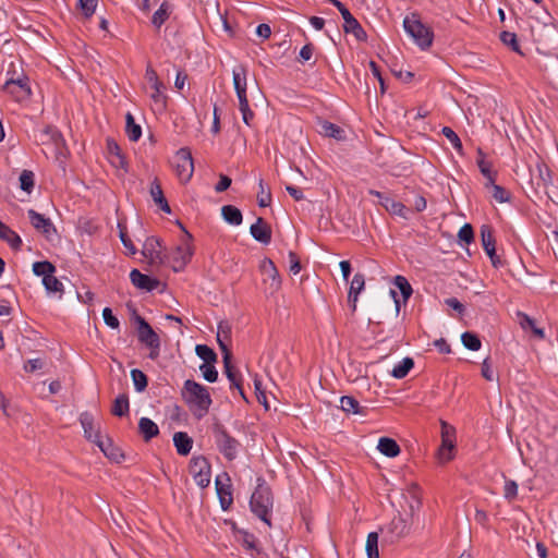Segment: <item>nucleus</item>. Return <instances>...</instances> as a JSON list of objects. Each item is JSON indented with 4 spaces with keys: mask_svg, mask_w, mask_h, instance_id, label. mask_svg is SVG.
Listing matches in <instances>:
<instances>
[{
    "mask_svg": "<svg viewBox=\"0 0 558 558\" xmlns=\"http://www.w3.org/2000/svg\"><path fill=\"white\" fill-rule=\"evenodd\" d=\"M182 397L191 409H195L194 413L198 417L204 416L213 403L207 388L192 379L184 381Z\"/></svg>",
    "mask_w": 558,
    "mask_h": 558,
    "instance_id": "nucleus-1",
    "label": "nucleus"
},
{
    "mask_svg": "<svg viewBox=\"0 0 558 558\" xmlns=\"http://www.w3.org/2000/svg\"><path fill=\"white\" fill-rule=\"evenodd\" d=\"M250 507L255 515L268 526H271L270 512L272 510V494L267 485L264 483L257 485L251 496Z\"/></svg>",
    "mask_w": 558,
    "mask_h": 558,
    "instance_id": "nucleus-2",
    "label": "nucleus"
},
{
    "mask_svg": "<svg viewBox=\"0 0 558 558\" xmlns=\"http://www.w3.org/2000/svg\"><path fill=\"white\" fill-rule=\"evenodd\" d=\"M403 27L407 34L410 35L422 49H427L432 46L434 33L428 26L422 23L417 14L405 16Z\"/></svg>",
    "mask_w": 558,
    "mask_h": 558,
    "instance_id": "nucleus-3",
    "label": "nucleus"
},
{
    "mask_svg": "<svg viewBox=\"0 0 558 558\" xmlns=\"http://www.w3.org/2000/svg\"><path fill=\"white\" fill-rule=\"evenodd\" d=\"M178 225L183 230L184 235L182 236L180 244L175 247L171 257V267L175 272L183 270L194 255L192 234L184 228L181 222H178Z\"/></svg>",
    "mask_w": 558,
    "mask_h": 558,
    "instance_id": "nucleus-4",
    "label": "nucleus"
},
{
    "mask_svg": "<svg viewBox=\"0 0 558 558\" xmlns=\"http://www.w3.org/2000/svg\"><path fill=\"white\" fill-rule=\"evenodd\" d=\"M213 433L219 452L228 461L234 460L241 448L240 441L232 437L221 424H216Z\"/></svg>",
    "mask_w": 558,
    "mask_h": 558,
    "instance_id": "nucleus-5",
    "label": "nucleus"
},
{
    "mask_svg": "<svg viewBox=\"0 0 558 558\" xmlns=\"http://www.w3.org/2000/svg\"><path fill=\"white\" fill-rule=\"evenodd\" d=\"M137 338L140 342L149 349L148 357L153 361L157 360L160 354V338L151 328V326L141 316H136Z\"/></svg>",
    "mask_w": 558,
    "mask_h": 558,
    "instance_id": "nucleus-6",
    "label": "nucleus"
},
{
    "mask_svg": "<svg viewBox=\"0 0 558 558\" xmlns=\"http://www.w3.org/2000/svg\"><path fill=\"white\" fill-rule=\"evenodd\" d=\"M179 180L181 182H189L194 172V162L192 154L189 148H180L171 162Z\"/></svg>",
    "mask_w": 558,
    "mask_h": 558,
    "instance_id": "nucleus-7",
    "label": "nucleus"
},
{
    "mask_svg": "<svg viewBox=\"0 0 558 558\" xmlns=\"http://www.w3.org/2000/svg\"><path fill=\"white\" fill-rule=\"evenodd\" d=\"M456 448V428L441 421V446L438 449V458L441 462H448L453 458Z\"/></svg>",
    "mask_w": 558,
    "mask_h": 558,
    "instance_id": "nucleus-8",
    "label": "nucleus"
},
{
    "mask_svg": "<svg viewBox=\"0 0 558 558\" xmlns=\"http://www.w3.org/2000/svg\"><path fill=\"white\" fill-rule=\"evenodd\" d=\"M190 473L192 474L195 483L205 488L210 484V464L205 457H194L190 461L189 465Z\"/></svg>",
    "mask_w": 558,
    "mask_h": 558,
    "instance_id": "nucleus-9",
    "label": "nucleus"
},
{
    "mask_svg": "<svg viewBox=\"0 0 558 558\" xmlns=\"http://www.w3.org/2000/svg\"><path fill=\"white\" fill-rule=\"evenodd\" d=\"M143 255L147 258L149 265L160 266L166 263V255L161 242L156 236H148L143 245Z\"/></svg>",
    "mask_w": 558,
    "mask_h": 558,
    "instance_id": "nucleus-10",
    "label": "nucleus"
},
{
    "mask_svg": "<svg viewBox=\"0 0 558 558\" xmlns=\"http://www.w3.org/2000/svg\"><path fill=\"white\" fill-rule=\"evenodd\" d=\"M260 271L264 284L268 286L266 292L270 294L277 292L281 287V280L274 262L269 258H264L260 263Z\"/></svg>",
    "mask_w": 558,
    "mask_h": 558,
    "instance_id": "nucleus-11",
    "label": "nucleus"
},
{
    "mask_svg": "<svg viewBox=\"0 0 558 558\" xmlns=\"http://www.w3.org/2000/svg\"><path fill=\"white\" fill-rule=\"evenodd\" d=\"M80 422L84 429L85 437L95 442L101 451L107 454L106 444L100 436L99 428L95 425L93 415L88 412H83L80 415Z\"/></svg>",
    "mask_w": 558,
    "mask_h": 558,
    "instance_id": "nucleus-12",
    "label": "nucleus"
},
{
    "mask_svg": "<svg viewBox=\"0 0 558 558\" xmlns=\"http://www.w3.org/2000/svg\"><path fill=\"white\" fill-rule=\"evenodd\" d=\"M3 89L12 95L17 101L28 98L32 94L31 87L28 85V78L24 75L16 80L7 81Z\"/></svg>",
    "mask_w": 558,
    "mask_h": 558,
    "instance_id": "nucleus-13",
    "label": "nucleus"
},
{
    "mask_svg": "<svg viewBox=\"0 0 558 558\" xmlns=\"http://www.w3.org/2000/svg\"><path fill=\"white\" fill-rule=\"evenodd\" d=\"M389 542L393 543L407 536L410 532V525L400 514L396 515L386 526Z\"/></svg>",
    "mask_w": 558,
    "mask_h": 558,
    "instance_id": "nucleus-14",
    "label": "nucleus"
},
{
    "mask_svg": "<svg viewBox=\"0 0 558 558\" xmlns=\"http://www.w3.org/2000/svg\"><path fill=\"white\" fill-rule=\"evenodd\" d=\"M220 349H221V351L223 353L225 373H226L228 379L230 380L231 386L232 387H236L240 390L241 395L243 396V391H242V388H241V376H240V374L235 371V368L232 365L231 352L229 351L227 344L222 343V342H220Z\"/></svg>",
    "mask_w": 558,
    "mask_h": 558,
    "instance_id": "nucleus-15",
    "label": "nucleus"
},
{
    "mask_svg": "<svg viewBox=\"0 0 558 558\" xmlns=\"http://www.w3.org/2000/svg\"><path fill=\"white\" fill-rule=\"evenodd\" d=\"M225 477H226L227 483H223L221 481V476H217L216 492H217V496L219 498V502H220L222 510L227 511L230 509V507L233 502V497H232L231 484L229 483L230 478H229L228 474L225 473Z\"/></svg>",
    "mask_w": 558,
    "mask_h": 558,
    "instance_id": "nucleus-16",
    "label": "nucleus"
},
{
    "mask_svg": "<svg viewBox=\"0 0 558 558\" xmlns=\"http://www.w3.org/2000/svg\"><path fill=\"white\" fill-rule=\"evenodd\" d=\"M233 76V85L238 96L239 101L248 100L246 95V86H247V70L244 65L240 64L235 66L232 71Z\"/></svg>",
    "mask_w": 558,
    "mask_h": 558,
    "instance_id": "nucleus-17",
    "label": "nucleus"
},
{
    "mask_svg": "<svg viewBox=\"0 0 558 558\" xmlns=\"http://www.w3.org/2000/svg\"><path fill=\"white\" fill-rule=\"evenodd\" d=\"M27 216L29 218L32 226L36 230L45 234L47 238H49L52 233L56 232V228L53 227L51 220L49 218H46L44 215L37 213L34 209H29L27 211Z\"/></svg>",
    "mask_w": 558,
    "mask_h": 558,
    "instance_id": "nucleus-18",
    "label": "nucleus"
},
{
    "mask_svg": "<svg viewBox=\"0 0 558 558\" xmlns=\"http://www.w3.org/2000/svg\"><path fill=\"white\" fill-rule=\"evenodd\" d=\"M130 280L134 287L145 291H153L158 288L160 281L156 278H151L147 275L142 274L138 269H133L130 272Z\"/></svg>",
    "mask_w": 558,
    "mask_h": 558,
    "instance_id": "nucleus-19",
    "label": "nucleus"
},
{
    "mask_svg": "<svg viewBox=\"0 0 558 558\" xmlns=\"http://www.w3.org/2000/svg\"><path fill=\"white\" fill-rule=\"evenodd\" d=\"M250 232L260 243L268 244L271 241V229L262 217H258L256 222L251 226Z\"/></svg>",
    "mask_w": 558,
    "mask_h": 558,
    "instance_id": "nucleus-20",
    "label": "nucleus"
},
{
    "mask_svg": "<svg viewBox=\"0 0 558 558\" xmlns=\"http://www.w3.org/2000/svg\"><path fill=\"white\" fill-rule=\"evenodd\" d=\"M344 16L342 17L344 21V32L345 33H352L354 37L360 40L364 41L367 38L366 32L363 29L359 21L351 14V12H344Z\"/></svg>",
    "mask_w": 558,
    "mask_h": 558,
    "instance_id": "nucleus-21",
    "label": "nucleus"
},
{
    "mask_svg": "<svg viewBox=\"0 0 558 558\" xmlns=\"http://www.w3.org/2000/svg\"><path fill=\"white\" fill-rule=\"evenodd\" d=\"M235 539L248 551L250 556L255 558L260 554V548L258 547L257 539L254 534L248 533L247 531H239V535H236Z\"/></svg>",
    "mask_w": 558,
    "mask_h": 558,
    "instance_id": "nucleus-22",
    "label": "nucleus"
},
{
    "mask_svg": "<svg viewBox=\"0 0 558 558\" xmlns=\"http://www.w3.org/2000/svg\"><path fill=\"white\" fill-rule=\"evenodd\" d=\"M364 286H365L364 276L362 274H355L351 281L350 290H349V294H348V302L353 312L356 310L357 296L363 291Z\"/></svg>",
    "mask_w": 558,
    "mask_h": 558,
    "instance_id": "nucleus-23",
    "label": "nucleus"
},
{
    "mask_svg": "<svg viewBox=\"0 0 558 558\" xmlns=\"http://www.w3.org/2000/svg\"><path fill=\"white\" fill-rule=\"evenodd\" d=\"M149 194L155 202V204L165 213L169 214L171 211L170 206L163 195L161 184L157 178L150 184Z\"/></svg>",
    "mask_w": 558,
    "mask_h": 558,
    "instance_id": "nucleus-24",
    "label": "nucleus"
},
{
    "mask_svg": "<svg viewBox=\"0 0 558 558\" xmlns=\"http://www.w3.org/2000/svg\"><path fill=\"white\" fill-rule=\"evenodd\" d=\"M173 444L180 456H187L193 447V439L184 432H177L173 435Z\"/></svg>",
    "mask_w": 558,
    "mask_h": 558,
    "instance_id": "nucleus-25",
    "label": "nucleus"
},
{
    "mask_svg": "<svg viewBox=\"0 0 558 558\" xmlns=\"http://www.w3.org/2000/svg\"><path fill=\"white\" fill-rule=\"evenodd\" d=\"M0 239L7 242L13 250H20L22 246L20 235L2 221H0Z\"/></svg>",
    "mask_w": 558,
    "mask_h": 558,
    "instance_id": "nucleus-26",
    "label": "nucleus"
},
{
    "mask_svg": "<svg viewBox=\"0 0 558 558\" xmlns=\"http://www.w3.org/2000/svg\"><path fill=\"white\" fill-rule=\"evenodd\" d=\"M380 205L391 215L399 216L403 219H408L409 209L401 203L390 197H385V201L380 202Z\"/></svg>",
    "mask_w": 558,
    "mask_h": 558,
    "instance_id": "nucleus-27",
    "label": "nucleus"
},
{
    "mask_svg": "<svg viewBox=\"0 0 558 558\" xmlns=\"http://www.w3.org/2000/svg\"><path fill=\"white\" fill-rule=\"evenodd\" d=\"M138 430L145 441H149L151 438L159 434L157 424L148 417H142L138 422Z\"/></svg>",
    "mask_w": 558,
    "mask_h": 558,
    "instance_id": "nucleus-28",
    "label": "nucleus"
},
{
    "mask_svg": "<svg viewBox=\"0 0 558 558\" xmlns=\"http://www.w3.org/2000/svg\"><path fill=\"white\" fill-rule=\"evenodd\" d=\"M378 450L389 458H395L400 453V447L392 438L381 437L377 446Z\"/></svg>",
    "mask_w": 558,
    "mask_h": 558,
    "instance_id": "nucleus-29",
    "label": "nucleus"
},
{
    "mask_svg": "<svg viewBox=\"0 0 558 558\" xmlns=\"http://www.w3.org/2000/svg\"><path fill=\"white\" fill-rule=\"evenodd\" d=\"M318 125L320 134L339 141L344 138V131L337 124L329 121H320Z\"/></svg>",
    "mask_w": 558,
    "mask_h": 558,
    "instance_id": "nucleus-30",
    "label": "nucleus"
},
{
    "mask_svg": "<svg viewBox=\"0 0 558 558\" xmlns=\"http://www.w3.org/2000/svg\"><path fill=\"white\" fill-rule=\"evenodd\" d=\"M478 158L476 160L477 166L480 168L481 173L486 178L487 182L485 186L488 187V184H493L496 180V172L492 170L490 162L486 161L484 158V154L481 149L477 151Z\"/></svg>",
    "mask_w": 558,
    "mask_h": 558,
    "instance_id": "nucleus-31",
    "label": "nucleus"
},
{
    "mask_svg": "<svg viewBox=\"0 0 558 558\" xmlns=\"http://www.w3.org/2000/svg\"><path fill=\"white\" fill-rule=\"evenodd\" d=\"M221 215L223 219L232 225V226H239L242 223L243 216L239 208H236L233 205H225L221 208Z\"/></svg>",
    "mask_w": 558,
    "mask_h": 558,
    "instance_id": "nucleus-32",
    "label": "nucleus"
},
{
    "mask_svg": "<svg viewBox=\"0 0 558 558\" xmlns=\"http://www.w3.org/2000/svg\"><path fill=\"white\" fill-rule=\"evenodd\" d=\"M481 236H482V245H483L485 253L487 255L488 254L494 255V252L496 251V247H495L496 241H495V238L493 234L492 227H489L487 225H483L481 228Z\"/></svg>",
    "mask_w": 558,
    "mask_h": 558,
    "instance_id": "nucleus-33",
    "label": "nucleus"
},
{
    "mask_svg": "<svg viewBox=\"0 0 558 558\" xmlns=\"http://www.w3.org/2000/svg\"><path fill=\"white\" fill-rule=\"evenodd\" d=\"M125 132L131 142H137L142 136V128L135 123L132 113L125 116Z\"/></svg>",
    "mask_w": 558,
    "mask_h": 558,
    "instance_id": "nucleus-34",
    "label": "nucleus"
},
{
    "mask_svg": "<svg viewBox=\"0 0 558 558\" xmlns=\"http://www.w3.org/2000/svg\"><path fill=\"white\" fill-rule=\"evenodd\" d=\"M107 148L110 154V161L112 165H114L118 168H124L125 160L122 155L121 148L114 141H107Z\"/></svg>",
    "mask_w": 558,
    "mask_h": 558,
    "instance_id": "nucleus-35",
    "label": "nucleus"
},
{
    "mask_svg": "<svg viewBox=\"0 0 558 558\" xmlns=\"http://www.w3.org/2000/svg\"><path fill=\"white\" fill-rule=\"evenodd\" d=\"M165 88L163 83H160L157 87H151L150 98L159 112L163 111L167 107V96L163 94Z\"/></svg>",
    "mask_w": 558,
    "mask_h": 558,
    "instance_id": "nucleus-36",
    "label": "nucleus"
},
{
    "mask_svg": "<svg viewBox=\"0 0 558 558\" xmlns=\"http://www.w3.org/2000/svg\"><path fill=\"white\" fill-rule=\"evenodd\" d=\"M130 403L128 395L123 393L118 396L112 404L111 413L116 416H124L129 413Z\"/></svg>",
    "mask_w": 558,
    "mask_h": 558,
    "instance_id": "nucleus-37",
    "label": "nucleus"
},
{
    "mask_svg": "<svg viewBox=\"0 0 558 558\" xmlns=\"http://www.w3.org/2000/svg\"><path fill=\"white\" fill-rule=\"evenodd\" d=\"M33 272L44 279L56 272V266L48 260L36 262L33 264Z\"/></svg>",
    "mask_w": 558,
    "mask_h": 558,
    "instance_id": "nucleus-38",
    "label": "nucleus"
},
{
    "mask_svg": "<svg viewBox=\"0 0 558 558\" xmlns=\"http://www.w3.org/2000/svg\"><path fill=\"white\" fill-rule=\"evenodd\" d=\"M414 363L411 357H404L401 362H399L393 369L391 371V375L395 378H403L405 377L411 368L413 367Z\"/></svg>",
    "mask_w": 558,
    "mask_h": 558,
    "instance_id": "nucleus-39",
    "label": "nucleus"
},
{
    "mask_svg": "<svg viewBox=\"0 0 558 558\" xmlns=\"http://www.w3.org/2000/svg\"><path fill=\"white\" fill-rule=\"evenodd\" d=\"M195 352L205 362L204 364H211L217 360L215 351L206 344H197Z\"/></svg>",
    "mask_w": 558,
    "mask_h": 558,
    "instance_id": "nucleus-40",
    "label": "nucleus"
},
{
    "mask_svg": "<svg viewBox=\"0 0 558 558\" xmlns=\"http://www.w3.org/2000/svg\"><path fill=\"white\" fill-rule=\"evenodd\" d=\"M131 377L136 391L143 392L147 388L148 378L141 369H132Z\"/></svg>",
    "mask_w": 558,
    "mask_h": 558,
    "instance_id": "nucleus-41",
    "label": "nucleus"
},
{
    "mask_svg": "<svg viewBox=\"0 0 558 558\" xmlns=\"http://www.w3.org/2000/svg\"><path fill=\"white\" fill-rule=\"evenodd\" d=\"M43 284L49 293H59L60 296L63 293V284L62 282L54 276V274L50 275L47 278L43 279Z\"/></svg>",
    "mask_w": 558,
    "mask_h": 558,
    "instance_id": "nucleus-42",
    "label": "nucleus"
},
{
    "mask_svg": "<svg viewBox=\"0 0 558 558\" xmlns=\"http://www.w3.org/2000/svg\"><path fill=\"white\" fill-rule=\"evenodd\" d=\"M366 554L368 558H379L378 553V534L371 532L366 538Z\"/></svg>",
    "mask_w": 558,
    "mask_h": 558,
    "instance_id": "nucleus-43",
    "label": "nucleus"
},
{
    "mask_svg": "<svg viewBox=\"0 0 558 558\" xmlns=\"http://www.w3.org/2000/svg\"><path fill=\"white\" fill-rule=\"evenodd\" d=\"M461 341L463 345L471 351H477L481 349V340L478 336L473 332H463L461 336Z\"/></svg>",
    "mask_w": 558,
    "mask_h": 558,
    "instance_id": "nucleus-44",
    "label": "nucleus"
},
{
    "mask_svg": "<svg viewBox=\"0 0 558 558\" xmlns=\"http://www.w3.org/2000/svg\"><path fill=\"white\" fill-rule=\"evenodd\" d=\"M340 407L344 412L357 414L360 413V403L350 396H343L340 399Z\"/></svg>",
    "mask_w": 558,
    "mask_h": 558,
    "instance_id": "nucleus-45",
    "label": "nucleus"
},
{
    "mask_svg": "<svg viewBox=\"0 0 558 558\" xmlns=\"http://www.w3.org/2000/svg\"><path fill=\"white\" fill-rule=\"evenodd\" d=\"M35 180H34V173L31 170H23L20 175V187L31 193L34 189Z\"/></svg>",
    "mask_w": 558,
    "mask_h": 558,
    "instance_id": "nucleus-46",
    "label": "nucleus"
},
{
    "mask_svg": "<svg viewBox=\"0 0 558 558\" xmlns=\"http://www.w3.org/2000/svg\"><path fill=\"white\" fill-rule=\"evenodd\" d=\"M395 284L400 290L404 301H407L412 295V287L405 277L396 276Z\"/></svg>",
    "mask_w": 558,
    "mask_h": 558,
    "instance_id": "nucleus-47",
    "label": "nucleus"
},
{
    "mask_svg": "<svg viewBox=\"0 0 558 558\" xmlns=\"http://www.w3.org/2000/svg\"><path fill=\"white\" fill-rule=\"evenodd\" d=\"M169 17L168 5L162 3L160 8L153 14L151 23L156 27H160Z\"/></svg>",
    "mask_w": 558,
    "mask_h": 558,
    "instance_id": "nucleus-48",
    "label": "nucleus"
},
{
    "mask_svg": "<svg viewBox=\"0 0 558 558\" xmlns=\"http://www.w3.org/2000/svg\"><path fill=\"white\" fill-rule=\"evenodd\" d=\"M441 133L448 138L453 148L461 153L462 151V143L459 138L458 134L449 126H444Z\"/></svg>",
    "mask_w": 558,
    "mask_h": 558,
    "instance_id": "nucleus-49",
    "label": "nucleus"
},
{
    "mask_svg": "<svg viewBox=\"0 0 558 558\" xmlns=\"http://www.w3.org/2000/svg\"><path fill=\"white\" fill-rule=\"evenodd\" d=\"M537 168L539 173V182L537 184H542L545 193L551 198L550 192L548 191L549 184L551 183L550 171L546 167L538 166Z\"/></svg>",
    "mask_w": 558,
    "mask_h": 558,
    "instance_id": "nucleus-50",
    "label": "nucleus"
},
{
    "mask_svg": "<svg viewBox=\"0 0 558 558\" xmlns=\"http://www.w3.org/2000/svg\"><path fill=\"white\" fill-rule=\"evenodd\" d=\"M518 496V484L515 481L506 480L504 486V497L508 501H513Z\"/></svg>",
    "mask_w": 558,
    "mask_h": 558,
    "instance_id": "nucleus-51",
    "label": "nucleus"
},
{
    "mask_svg": "<svg viewBox=\"0 0 558 558\" xmlns=\"http://www.w3.org/2000/svg\"><path fill=\"white\" fill-rule=\"evenodd\" d=\"M259 193L257 195V202L260 207H267L271 203V193L270 190H265L264 181L259 180Z\"/></svg>",
    "mask_w": 558,
    "mask_h": 558,
    "instance_id": "nucleus-52",
    "label": "nucleus"
},
{
    "mask_svg": "<svg viewBox=\"0 0 558 558\" xmlns=\"http://www.w3.org/2000/svg\"><path fill=\"white\" fill-rule=\"evenodd\" d=\"M488 187H492L493 189V197L499 202V203H505V202H508L509 198H510V194L509 192L504 189L502 186L500 185H497L495 184V182L493 184H488Z\"/></svg>",
    "mask_w": 558,
    "mask_h": 558,
    "instance_id": "nucleus-53",
    "label": "nucleus"
},
{
    "mask_svg": "<svg viewBox=\"0 0 558 558\" xmlns=\"http://www.w3.org/2000/svg\"><path fill=\"white\" fill-rule=\"evenodd\" d=\"M500 40L512 48L513 51H517L519 52V44H518V40H517V35L512 32H507V31H504L501 32L500 34Z\"/></svg>",
    "mask_w": 558,
    "mask_h": 558,
    "instance_id": "nucleus-54",
    "label": "nucleus"
},
{
    "mask_svg": "<svg viewBox=\"0 0 558 558\" xmlns=\"http://www.w3.org/2000/svg\"><path fill=\"white\" fill-rule=\"evenodd\" d=\"M239 109L242 113L243 122L246 125H251V122L254 119V112L250 109L248 100L239 101Z\"/></svg>",
    "mask_w": 558,
    "mask_h": 558,
    "instance_id": "nucleus-55",
    "label": "nucleus"
},
{
    "mask_svg": "<svg viewBox=\"0 0 558 558\" xmlns=\"http://www.w3.org/2000/svg\"><path fill=\"white\" fill-rule=\"evenodd\" d=\"M97 2V0H78L80 9L85 17H90L95 13Z\"/></svg>",
    "mask_w": 558,
    "mask_h": 558,
    "instance_id": "nucleus-56",
    "label": "nucleus"
},
{
    "mask_svg": "<svg viewBox=\"0 0 558 558\" xmlns=\"http://www.w3.org/2000/svg\"><path fill=\"white\" fill-rule=\"evenodd\" d=\"M201 371L203 373V377L209 381L215 383L218 378V372L216 367L211 364H203L201 367Z\"/></svg>",
    "mask_w": 558,
    "mask_h": 558,
    "instance_id": "nucleus-57",
    "label": "nucleus"
},
{
    "mask_svg": "<svg viewBox=\"0 0 558 558\" xmlns=\"http://www.w3.org/2000/svg\"><path fill=\"white\" fill-rule=\"evenodd\" d=\"M458 236H459L460 241L465 242L468 244L471 243L474 239V232H473L472 226L469 223H465L464 226H462L461 229L459 230Z\"/></svg>",
    "mask_w": 558,
    "mask_h": 558,
    "instance_id": "nucleus-58",
    "label": "nucleus"
},
{
    "mask_svg": "<svg viewBox=\"0 0 558 558\" xmlns=\"http://www.w3.org/2000/svg\"><path fill=\"white\" fill-rule=\"evenodd\" d=\"M102 317H104V320H105L106 325H108L112 329H118L119 328L120 322L113 315L111 308L105 307L104 311H102Z\"/></svg>",
    "mask_w": 558,
    "mask_h": 558,
    "instance_id": "nucleus-59",
    "label": "nucleus"
},
{
    "mask_svg": "<svg viewBox=\"0 0 558 558\" xmlns=\"http://www.w3.org/2000/svg\"><path fill=\"white\" fill-rule=\"evenodd\" d=\"M314 50H315V47L311 43L303 46L302 49L300 50L299 61H301V62L310 61L313 57Z\"/></svg>",
    "mask_w": 558,
    "mask_h": 558,
    "instance_id": "nucleus-60",
    "label": "nucleus"
},
{
    "mask_svg": "<svg viewBox=\"0 0 558 558\" xmlns=\"http://www.w3.org/2000/svg\"><path fill=\"white\" fill-rule=\"evenodd\" d=\"M145 80L150 84V87H157V85L162 83L158 78L157 72L150 65L146 68Z\"/></svg>",
    "mask_w": 558,
    "mask_h": 558,
    "instance_id": "nucleus-61",
    "label": "nucleus"
},
{
    "mask_svg": "<svg viewBox=\"0 0 558 558\" xmlns=\"http://www.w3.org/2000/svg\"><path fill=\"white\" fill-rule=\"evenodd\" d=\"M289 263H290V271L293 274V275H298L301 270V262H300V258L299 256L296 255V253L290 251L289 252Z\"/></svg>",
    "mask_w": 558,
    "mask_h": 558,
    "instance_id": "nucleus-62",
    "label": "nucleus"
},
{
    "mask_svg": "<svg viewBox=\"0 0 558 558\" xmlns=\"http://www.w3.org/2000/svg\"><path fill=\"white\" fill-rule=\"evenodd\" d=\"M43 367H44V361L41 359L28 360L24 364V371L27 373H33L35 371L41 369Z\"/></svg>",
    "mask_w": 558,
    "mask_h": 558,
    "instance_id": "nucleus-63",
    "label": "nucleus"
},
{
    "mask_svg": "<svg viewBox=\"0 0 558 558\" xmlns=\"http://www.w3.org/2000/svg\"><path fill=\"white\" fill-rule=\"evenodd\" d=\"M231 183H232L231 178H229L226 174H220L219 182L216 184L215 191L217 193L225 192L226 190H228L230 187Z\"/></svg>",
    "mask_w": 558,
    "mask_h": 558,
    "instance_id": "nucleus-64",
    "label": "nucleus"
}]
</instances>
